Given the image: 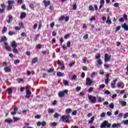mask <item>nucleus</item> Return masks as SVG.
Returning a JSON list of instances; mask_svg holds the SVG:
<instances>
[{"mask_svg":"<svg viewBox=\"0 0 128 128\" xmlns=\"http://www.w3.org/2000/svg\"><path fill=\"white\" fill-rule=\"evenodd\" d=\"M112 126V124L108 123V122L107 120H104L102 123L101 124L100 126V128H110Z\"/></svg>","mask_w":128,"mask_h":128,"instance_id":"f257e3e1","label":"nucleus"},{"mask_svg":"<svg viewBox=\"0 0 128 128\" xmlns=\"http://www.w3.org/2000/svg\"><path fill=\"white\" fill-rule=\"evenodd\" d=\"M8 4L7 10H12V4H14V0H9L8 1Z\"/></svg>","mask_w":128,"mask_h":128,"instance_id":"f03ea898","label":"nucleus"},{"mask_svg":"<svg viewBox=\"0 0 128 128\" xmlns=\"http://www.w3.org/2000/svg\"><path fill=\"white\" fill-rule=\"evenodd\" d=\"M88 98L90 102L92 104H96V96L88 95Z\"/></svg>","mask_w":128,"mask_h":128,"instance_id":"7ed1b4c3","label":"nucleus"},{"mask_svg":"<svg viewBox=\"0 0 128 128\" xmlns=\"http://www.w3.org/2000/svg\"><path fill=\"white\" fill-rule=\"evenodd\" d=\"M70 116L69 114L67 115V116H64L63 115L62 117H61V120H62V122H70Z\"/></svg>","mask_w":128,"mask_h":128,"instance_id":"20e7f679","label":"nucleus"},{"mask_svg":"<svg viewBox=\"0 0 128 128\" xmlns=\"http://www.w3.org/2000/svg\"><path fill=\"white\" fill-rule=\"evenodd\" d=\"M68 91L66 90H64L62 91H60L58 94V96L59 98H64V96H66V94H68Z\"/></svg>","mask_w":128,"mask_h":128,"instance_id":"39448f33","label":"nucleus"},{"mask_svg":"<svg viewBox=\"0 0 128 128\" xmlns=\"http://www.w3.org/2000/svg\"><path fill=\"white\" fill-rule=\"evenodd\" d=\"M0 14H4L6 10V4L4 3H2L0 4Z\"/></svg>","mask_w":128,"mask_h":128,"instance_id":"423d86ee","label":"nucleus"},{"mask_svg":"<svg viewBox=\"0 0 128 128\" xmlns=\"http://www.w3.org/2000/svg\"><path fill=\"white\" fill-rule=\"evenodd\" d=\"M92 82H94V80H90V78H86V86H92Z\"/></svg>","mask_w":128,"mask_h":128,"instance_id":"0eeeda50","label":"nucleus"},{"mask_svg":"<svg viewBox=\"0 0 128 128\" xmlns=\"http://www.w3.org/2000/svg\"><path fill=\"white\" fill-rule=\"evenodd\" d=\"M126 124V126H128V120H123L120 123H118L116 124V126H120L122 124Z\"/></svg>","mask_w":128,"mask_h":128,"instance_id":"6e6552de","label":"nucleus"},{"mask_svg":"<svg viewBox=\"0 0 128 128\" xmlns=\"http://www.w3.org/2000/svg\"><path fill=\"white\" fill-rule=\"evenodd\" d=\"M110 58H111L110 56H108V54H106L104 56V62H110Z\"/></svg>","mask_w":128,"mask_h":128,"instance_id":"1a4fd4ad","label":"nucleus"},{"mask_svg":"<svg viewBox=\"0 0 128 128\" xmlns=\"http://www.w3.org/2000/svg\"><path fill=\"white\" fill-rule=\"evenodd\" d=\"M43 4H44V6L45 8H48V6H50V0H48L47 1L46 0H44L42 2Z\"/></svg>","mask_w":128,"mask_h":128,"instance_id":"9d476101","label":"nucleus"},{"mask_svg":"<svg viewBox=\"0 0 128 128\" xmlns=\"http://www.w3.org/2000/svg\"><path fill=\"white\" fill-rule=\"evenodd\" d=\"M30 96H32V92H30V90H26V95L25 98H30Z\"/></svg>","mask_w":128,"mask_h":128,"instance_id":"9b49d317","label":"nucleus"},{"mask_svg":"<svg viewBox=\"0 0 128 128\" xmlns=\"http://www.w3.org/2000/svg\"><path fill=\"white\" fill-rule=\"evenodd\" d=\"M4 46H5L6 50H8V52H11L12 51V48L8 46V44L7 42H4Z\"/></svg>","mask_w":128,"mask_h":128,"instance_id":"f8f14e48","label":"nucleus"},{"mask_svg":"<svg viewBox=\"0 0 128 128\" xmlns=\"http://www.w3.org/2000/svg\"><path fill=\"white\" fill-rule=\"evenodd\" d=\"M36 124L38 126H46V122L45 121H43L42 122L38 121Z\"/></svg>","mask_w":128,"mask_h":128,"instance_id":"ddd939ff","label":"nucleus"},{"mask_svg":"<svg viewBox=\"0 0 128 128\" xmlns=\"http://www.w3.org/2000/svg\"><path fill=\"white\" fill-rule=\"evenodd\" d=\"M118 82V78H115L111 82V88H116V84Z\"/></svg>","mask_w":128,"mask_h":128,"instance_id":"4468645a","label":"nucleus"},{"mask_svg":"<svg viewBox=\"0 0 128 128\" xmlns=\"http://www.w3.org/2000/svg\"><path fill=\"white\" fill-rule=\"evenodd\" d=\"M26 16V13L25 12H22L20 16V20H24V18H25Z\"/></svg>","mask_w":128,"mask_h":128,"instance_id":"2eb2a0df","label":"nucleus"},{"mask_svg":"<svg viewBox=\"0 0 128 128\" xmlns=\"http://www.w3.org/2000/svg\"><path fill=\"white\" fill-rule=\"evenodd\" d=\"M11 46L12 48H18V44H16V41L14 40L11 44Z\"/></svg>","mask_w":128,"mask_h":128,"instance_id":"dca6fc26","label":"nucleus"},{"mask_svg":"<svg viewBox=\"0 0 128 128\" xmlns=\"http://www.w3.org/2000/svg\"><path fill=\"white\" fill-rule=\"evenodd\" d=\"M18 110V108H14V112H11V114L12 116H16Z\"/></svg>","mask_w":128,"mask_h":128,"instance_id":"f3484780","label":"nucleus"},{"mask_svg":"<svg viewBox=\"0 0 128 128\" xmlns=\"http://www.w3.org/2000/svg\"><path fill=\"white\" fill-rule=\"evenodd\" d=\"M122 28H124L125 30H128V26L126 23H124L122 25Z\"/></svg>","mask_w":128,"mask_h":128,"instance_id":"a211bd4d","label":"nucleus"},{"mask_svg":"<svg viewBox=\"0 0 128 128\" xmlns=\"http://www.w3.org/2000/svg\"><path fill=\"white\" fill-rule=\"evenodd\" d=\"M5 72H12V69L8 66H6L4 68Z\"/></svg>","mask_w":128,"mask_h":128,"instance_id":"6ab92c4d","label":"nucleus"},{"mask_svg":"<svg viewBox=\"0 0 128 128\" xmlns=\"http://www.w3.org/2000/svg\"><path fill=\"white\" fill-rule=\"evenodd\" d=\"M6 92H8V94H12V88H9L6 90Z\"/></svg>","mask_w":128,"mask_h":128,"instance_id":"aec40b11","label":"nucleus"},{"mask_svg":"<svg viewBox=\"0 0 128 128\" xmlns=\"http://www.w3.org/2000/svg\"><path fill=\"white\" fill-rule=\"evenodd\" d=\"M6 40H8V38L6 36H2L0 40V42H6Z\"/></svg>","mask_w":128,"mask_h":128,"instance_id":"412c9836","label":"nucleus"},{"mask_svg":"<svg viewBox=\"0 0 128 128\" xmlns=\"http://www.w3.org/2000/svg\"><path fill=\"white\" fill-rule=\"evenodd\" d=\"M64 73H62V72H56V76H59V77H60V76H64Z\"/></svg>","mask_w":128,"mask_h":128,"instance_id":"4be33fe9","label":"nucleus"},{"mask_svg":"<svg viewBox=\"0 0 128 128\" xmlns=\"http://www.w3.org/2000/svg\"><path fill=\"white\" fill-rule=\"evenodd\" d=\"M120 104H121L122 106H126V101H120Z\"/></svg>","mask_w":128,"mask_h":128,"instance_id":"5701e85b","label":"nucleus"},{"mask_svg":"<svg viewBox=\"0 0 128 128\" xmlns=\"http://www.w3.org/2000/svg\"><path fill=\"white\" fill-rule=\"evenodd\" d=\"M12 20V15H9L8 16V20H6L8 24H10V20Z\"/></svg>","mask_w":128,"mask_h":128,"instance_id":"b1692460","label":"nucleus"},{"mask_svg":"<svg viewBox=\"0 0 128 128\" xmlns=\"http://www.w3.org/2000/svg\"><path fill=\"white\" fill-rule=\"evenodd\" d=\"M42 53L44 56L46 54H50V50H47L45 51H42Z\"/></svg>","mask_w":128,"mask_h":128,"instance_id":"393cba45","label":"nucleus"},{"mask_svg":"<svg viewBox=\"0 0 128 128\" xmlns=\"http://www.w3.org/2000/svg\"><path fill=\"white\" fill-rule=\"evenodd\" d=\"M8 30V28L6 26H4L2 30V34H6Z\"/></svg>","mask_w":128,"mask_h":128,"instance_id":"a878e982","label":"nucleus"},{"mask_svg":"<svg viewBox=\"0 0 128 128\" xmlns=\"http://www.w3.org/2000/svg\"><path fill=\"white\" fill-rule=\"evenodd\" d=\"M38 60L36 57L34 58L32 61V64H36L38 62Z\"/></svg>","mask_w":128,"mask_h":128,"instance_id":"bb28decb","label":"nucleus"},{"mask_svg":"<svg viewBox=\"0 0 128 128\" xmlns=\"http://www.w3.org/2000/svg\"><path fill=\"white\" fill-rule=\"evenodd\" d=\"M89 10H90L91 12H94V6H92V5H90L88 7Z\"/></svg>","mask_w":128,"mask_h":128,"instance_id":"cd10ccee","label":"nucleus"},{"mask_svg":"<svg viewBox=\"0 0 128 128\" xmlns=\"http://www.w3.org/2000/svg\"><path fill=\"white\" fill-rule=\"evenodd\" d=\"M106 24H112V20H110V16H108L107 20L106 21Z\"/></svg>","mask_w":128,"mask_h":128,"instance_id":"c85d7f7f","label":"nucleus"},{"mask_svg":"<svg viewBox=\"0 0 128 128\" xmlns=\"http://www.w3.org/2000/svg\"><path fill=\"white\" fill-rule=\"evenodd\" d=\"M72 112V109L70 108H67L66 110V114H70Z\"/></svg>","mask_w":128,"mask_h":128,"instance_id":"c756f323","label":"nucleus"},{"mask_svg":"<svg viewBox=\"0 0 128 128\" xmlns=\"http://www.w3.org/2000/svg\"><path fill=\"white\" fill-rule=\"evenodd\" d=\"M59 117H60V114H58V113L56 112L54 115V118H58Z\"/></svg>","mask_w":128,"mask_h":128,"instance_id":"7c9ffc66","label":"nucleus"},{"mask_svg":"<svg viewBox=\"0 0 128 128\" xmlns=\"http://www.w3.org/2000/svg\"><path fill=\"white\" fill-rule=\"evenodd\" d=\"M4 122H8V124H10V122H12V119H6Z\"/></svg>","mask_w":128,"mask_h":128,"instance_id":"2f4dec72","label":"nucleus"},{"mask_svg":"<svg viewBox=\"0 0 128 128\" xmlns=\"http://www.w3.org/2000/svg\"><path fill=\"white\" fill-rule=\"evenodd\" d=\"M94 117L92 116L90 120H88V124H92L94 122Z\"/></svg>","mask_w":128,"mask_h":128,"instance_id":"473e14b6","label":"nucleus"},{"mask_svg":"<svg viewBox=\"0 0 128 128\" xmlns=\"http://www.w3.org/2000/svg\"><path fill=\"white\" fill-rule=\"evenodd\" d=\"M48 74H50V72H54V68H50L48 70Z\"/></svg>","mask_w":128,"mask_h":128,"instance_id":"72a5a7b5","label":"nucleus"},{"mask_svg":"<svg viewBox=\"0 0 128 128\" xmlns=\"http://www.w3.org/2000/svg\"><path fill=\"white\" fill-rule=\"evenodd\" d=\"M96 60H100V54H98L95 56Z\"/></svg>","mask_w":128,"mask_h":128,"instance_id":"f704fd0d","label":"nucleus"},{"mask_svg":"<svg viewBox=\"0 0 128 128\" xmlns=\"http://www.w3.org/2000/svg\"><path fill=\"white\" fill-rule=\"evenodd\" d=\"M24 124L25 125L23 126L22 128H27L28 126H30V123L24 122Z\"/></svg>","mask_w":128,"mask_h":128,"instance_id":"c9c22d12","label":"nucleus"},{"mask_svg":"<svg viewBox=\"0 0 128 128\" xmlns=\"http://www.w3.org/2000/svg\"><path fill=\"white\" fill-rule=\"evenodd\" d=\"M97 62H98V64H99V66H102V62L101 59L98 60H97Z\"/></svg>","mask_w":128,"mask_h":128,"instance_id":"e433bc0d","label":"nucleus"},{"mask_svg":"<svg viewBox=\"0 0 128 128\" xmlns=\"http://www.w3.org/2000/svg\"><path fill=\"white\" fill-rule=\"evenodd\" d=\"M48 114H54V109L49 108L48 109Z\"/></svg>","mask_w":128,"mask_h":128,"instance_id":"4c0bfd02","label":"nucleus"},{"mask_svg":"<svg viewBox=\"0 0 128 128\" xmlns=\"http://www.w3.org/2000/svg\"><path fill=\"white\" fill-rule=\"evenodd\" d=\"M64 20V16H62L58 18L59 22H60L62 20Z\"/></svg>","mask_w":128,"mask_h":128,"instance_id":"58836bf2","label":"nucleus"},{"mask_svg":"<svg viewBox=\"0 0 128 128\" xmlns=\"http://www.w3.org/2000/svg\"><path fill=\"white\" fill-rule=\"evenodd\" d=\"M63 84H64V86H68V82L66 80H63Z\"/></svg>","mask_w":128,"mask_h":128,"instance_id":"ea45409f","label":"nucleus"},{"mask_svg":"<svg viewBox=\"0 0 128 128\" xmlns=\"http://www.w3.org/2000/svg\"><path fill=\"white\" fill-rule=\"evenodd\" d=\"M122 82H120L117 84V86L120 88L122 86Z\"/></svg>","mask_w":128,"mask_h":128,"instance_id":"a19ab883","label":"nucleus"},{"mask_svg":"<svg viewBox=\"0 0 128 128\" xmlns=\"http://www.w3.org/2000/svg\"><path fill=\"white\" fill-rule=\"evenodd\" d=\"M13 52H14V54H18V50L16 48H14L13 49Z\"/></svg>","mask_w":128,"mask_h":128,"instance_id":"79ce46f5","label":"nucleus"},{"mask_svg":"<svg viewBox=\"0 0 128 128\" xmlns=\"http://www.w3.org/2000/svg\"><path fill=\"white\" fill-rule=\"evenodd\" d=\"M30 8H32V10H34V4L31 3L29 5Z\"/></svg>","mask_w":128,"mask_h":128,"instance_id":"37998d69","label":"nucleus"},{"mask_svg":"<svg viewBox=\"0 0 128 128\" xmlns=\"http://www.w3.org/2000/svg\"><path fill=\"white\" fill-rule=\"evenodd\" d=\"M42 46L40 44H38L36 46V48H38V50H40V48H42Z\"/></svg>","mask_w":128,"mask_h":128,"instance_id":"c03bdc74","label":"nucleus"},{"mask_svg":"<svg viewBox=\"0 0 128 128\" xmlns=\"http://www.w3.org/2000/svg\"><path fill=\"white\" fill-rule=\"evenodd\" d=\"M52 126H58V123L56 122H53L51 123Z\"/></svg>","mask_w":128,"mask_h":128,"instance_id":"a18cd8bd","label":"nucleus"},{"mask_svg":"<svg viewBox=\"0 0 128 128\" xmlns=\"http://www.w3.org/2000/svg\"><path fill=\"white\" fill-rule=\"evenodd\" d=\"M14 34H16V33L12 31H10L8 32V35L9 36H14Z\"/></svg>","mask_w":128,"mask_h":128,"instance_id":"49530a36","label":"nucleus"},{"mask_svg":"<svg viewBox=\"0 0 128 128\" xmlns=\"http://www.w3.org/2000/svg\"><path fill=\"white\" fill-rule=\"evenodd\" d=\"M17 82H18V84H20V82H24V79L21 78L17 79Z\"/></svg>","mask_w":128,"mask_h":128,"instance_id":"de8ad7c7","label":"nucleus"},{"mask_svg":"<svg viewBox=\"0 0 128 128\" xmlns=\"http://www.w3.org/2000/svg\"><path fill=\"white\" fill-rule=\"evenodd\" d=\"M38 36H40V34H36L35 38H34V40H35V42H36V40H38Z\"/></svg>","mask_w":128,"mask_h":128,"instance_id":"09e8293b","label":"nucleus"},{"mask_svg":"<svg viewBox=\"0 0 128 128\" xmlns=\"http://www.w3.org/2000/svg\"><path fill=\"white\" fill-rule=\"evenodd\" d=\"M64 20H65V22H66L68 20H70V17H68V16H66V17H64Z\"/></svg>","mask_w":128,"mask_h":128,"instance_id":"8fccbe9b","label":"nucleus"},{"mask_svg":"<svg viewBox=\"0 0 128 128\" xmlns=\"http://www.w3.org/2000/svg\"><path fill=\"white\" fill-rule=\"evenodd\" d=\"M84 40H88V34H86L83 36Z\"/></svg>","mask_w":128,"mask_h":128,"instance_id":"3c124183","label":"nucleus"},{"mask_svg":"<svg viewBox=\"0 0 128 128\" xmlns=\"http://www.w3.org/2000/svg\"><path fill=\"white\" fill-rule=\"evenodd\" d=\"M93 91H94V88L92 87H90L88 90V92H93Z\"/></svg>","mask_w":128,"mask_h":128,"instance_id":"603ef678","label":"nucleus"},{"mask_svg":"<svg viewBox=\"0 0 128 128\" xmlns=\"http://www.w3.org/2000/svg\"><path fill=\"white\" fill-rule=\"evenodd\" d=\"M13 120L14 122H16L17 120H20V118H16V117H13Z\"/></svg>","mask_w":128,"mask_h":128,"instance_id":"864d4df0","label":"nucleus"},{"mask_svg":"<svg viewBox=\"0 0 128 128\" xmlns=\"http://www.w3.org/2000/svg\"><path fill=\"white\" fill-rule=\"evenodd\" d=\"M100 118H104L106 116V112H103L100 115Z\"/></svg>","mask_w":128,"mask_h":128,"instance_id":"5fc2aeb1","label":"nucleus"},{"mask_svg":"<svg viewBox=\"0 0 128 128\" xmlns=\"http://www.w3.org/2000/svg\"><path fill=\"white\" fill-rule=\"evenodd\" d=\"M110 80V78L106 79L105 80V84H108V82H109Z\"/></svg>","mask_w":128,"mask_h":128,"instance_id":"6e6d98bb","label":"nucleus"},{"mask_svg":"<svg viewBox=\"0 0 128 128\" xmlns=\"http://www.w3.org/2000/svg\"><path fill=\"white\" fill-rule=\"evenodd\" d=\"M106 87V85L104 84H100L99 86V88H104Z\"/></svg>","mask_w":128,"mask_h":128,"instance_id":"4d7b16f0","label":"nucleus"},{"mask_svg":"<svg viewBox=\"0 0 128 128\" xmlns=\"http://www.w3.org/2000/svg\"><path fill=\"white\" fill-rule=\"evenodd\" d=\"M20 60L18 59L16 60H14V64H20Z\"/></svg>","mask_w":128,"mask_h":128,"instance_id":"13d9d810","label":"nucleus"},{"mask_svg":"<svg viewBox=\"0 0 128 128\" xmlns=\"http://www.w3.org/2000/svg\"><path fill=\"white\" fill-rule=\"evenodd\" d=\"M84 76H86V74L84 73V72H82V73L80 77L82 78H84Z\"/></svg>","mask_w":128,"mask_h":128,"instance_id":"bf43d9fd","label":"nucleus"},{"mask_svg":"<svg viewBox=\"0 0 128 128\" xmlns=\"http://www.w3.org/2000/svg\"><path fill=\"white\" fill-rule=\"evenodd\" d=\"M76 114H78V111L74 110L72 112V116H76Z\"/></svg>","mask_w":128,"mask_h":128,"instance_id":"052dcab7","label":"nucleus"},{"mask_svg":"<svg viewBox=\"0 0 128 128\" xmlns=\"http://www.w3.org/2000/svg\"><path fill=\"white\" fill-rule=\"evenodd\" d=\"M76 64V62H72L70 63L69 66L70 67L72 66H74V64Z\"/></svg>","mask_w":128,"mask_h":128,"instance_id":"680f3d73","label":"nucleus"},{"mask_svg":"<svg viewBox=\"0 0 128 128\" xmlns=\"http://www.w3.org/2000/svg\"><path fill=\"white\" fill-rule=\"evenodd\" d=\"M21 8H22V10H26V4H24L21 6Z\"/></svg>","mask_w":128,"mask_h":128,"instance_id":"e2e57ef3","label":"nucleus"},{"mask_svg":"<svg viewBox=\"0 0 128 128\" xmlns=\"http://www.w3.org/2000/svg\"><path fill=\"white\" fill-rule=\"evenodd\" d=\"M98 102H102V97H100V96L98 97Z\"/></svg>","mask_w":128,"mask_h":128,"instance_id":"0e129e2a","label":"nucleus"},{"mask_svg":"<svg viewBox=\"0 0 128 128\" xmlns=\"http://www.w3.org/2000/svg\"><path fill=\"white\" fill-rule=\"evenodd\" d=\"M72 80H76V75L74 74L72 76Z\"/></svg>","mask_w":128,"mask_h":128,"instance_id":"69168bd1","label":"nucleus"},{"mask_svg":"<svg viewBox=\"0 0 128 128\" xmlns=\"http://www.w3.org/2000/svg\"><path fill=\"white\" fill-rule=\"evenodd\" d=\"M110 108L114 109V103H111L110 105Z\"/></svg>","mask_w":128,"mask_h":128,"instance_id":"338daca9","label":"nucleus"},{"mask_svg":"<svg viewBox=\"0 0 128 128\" xmlns=\"http://www.w3.org/2000/svg\"><path fill=\"white\" fill-rule=\"evenodd\" d=\"M128 118V112H126L123 116V118Z\"/></svg>","mask_w":128,"mask_h":128,"instance_id":"774afa93","label":"nucleus"}]
</instances>
